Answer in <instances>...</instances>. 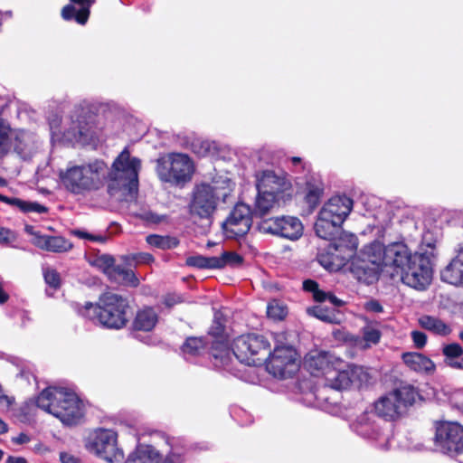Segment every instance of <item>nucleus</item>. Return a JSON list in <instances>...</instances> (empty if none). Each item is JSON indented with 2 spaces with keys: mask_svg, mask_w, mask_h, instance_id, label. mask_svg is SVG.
Masks as SVG:
<instances>
[{
  "mask_svg": "<svg viewBox=\"0 0 463 463\" xmlns=\"http://www.w3.org/2000/svg\"><path fill=\"white\" fill-rule=\"evenodd\" d=\"M210 146H211V144L209 142H203L202 143V147L204 149V152L202 153L203 156L209 151Z\"/></svg>",
  "mask_w": 463,
  "mask_h": 463,
  "instance_id": "nucleus-62",
  "label": "nucleus"
},
{
  "mask_svg": "<svg viewBox=\"0 0 463 463\" xmlns=\"http://www.w3.org/2000/svg\"><path fill=\"white\" fill-rule=\"evenodd\" d=\"M333 251H336V248L330 245L326 250L317 254L319 264L331 272L338 270L343 264V260H340Z\"/></svg>",
  "mask_w": 463,
  "mask_h": 463,
  "instance_id": "nucleus-35",
  "label": "nucleus"
},
{
  "mask_svg": "<svg viewBox=\"0 0 463 463\" xmlns=\"http://www.w3.org/2000/svg\"><path fill=\"white\" fill-rule=\"evenodd\" d=\"M61 119L55 118L50 121V129L52 141H60L64 139L67 142H80L81 138L89 136V128L86 125H83V121L77 119V122H72V126L68 128L65 132L61 133L60 127Z\"/></svg>",
  "mask_w": 463,
  "mask_h": 463,
  "instance_id": "nucleus-22",
  "label": "nucleus"
},
{
  "mask_svg": "<svg viewBox=\"0 0 463 463\" xmlns=\"http://www.w3.org/2000/svg\"><path fill=\"white\" fill-rule=\"evenodd\" d=\"M223 330H224V326L220 321L217 315H215L213 324L209 330V335L212 337H213V340H212V343H211L210 350H212V347L216 341H222L223 343H226V341L223 339V337L222 335ZM209 356H210V359L212 360L211 351H209Z\"/></svg>",
  "mask_w": 463,
  "mask_h": 463,
  "instance_id": "nucleus-46",
  "label": "nucleus"
},
{
  "mask_svg": "<svg viewBox=\"0 0 463 463\" xmlns=\"http://www.w3.org/2000/svg\"><path fill=\"white\" fill-rule=\"evenodd\" d=\"M125 463H158V451L149 445H138Z\"/></svg>",
  "mask_w": 463,
  "mask_h": 463,
  "instance_id": "nucleus-28",
  "label": "nucleus"
},
{
  "mask_svg": "<svg viewBox=\"0 0 463 463\" xmlns=\"http://www.w3.org/2000/svg\"><path fill=\"white\" fill-rule=\"evenodd\" d=\"M36 404L68 426L80 423L84 415L82 402L74 392L64 387L44 389L37 397Z\"/></svg>",
  "mask_w": 463,
  "mask_h": 463,
  "instance_id": "nucleus-3",
  "label": "nucleus"
},
{
  "mask_svg": "<svg viewBox=\"0 0 463 463\" xmlns=\"http://www.w3.org/2000/svg\"><path fill=\"white\" fill-rule=\"evenodd\" d=\"M24 232L33 238L31 242L37 248L54 253H64L71 250L73 244L62 236L43 234L32 225H25Z\"/></svg>",
  "mask_w": 463,
  "mask_h": 463,
  "instance_id": "nucleus-18",
  "label": "nucleus"
},
{
  "mask_svg": "<svg viewBox=\"0 0 463 463\" xmlns=\"http://www.w3.org/2000/svg\"><path fill=\"white\" fill-rule=\"evenodd\" d=\"M185 264L198 269H216V267L220 266V261L215 257L194 255L188 257Z\"/></svg>",
  "mask_w": 463,
  "mask_h": 463,
  "instance_id": "nucleus-39",
  "label": "nucleus"
},
{
  "mask_svg": "<svg viewBox=\"0 0 463 463\" xmlns=\"http://www.w3.org/2000/svg\"><path fill=\"white\" fill-rule=\"evenodd\" d=\"M440 278L446 283L463 287V244L459 246L457 256L441 271Z\"/></svg>",
  "mask_w": 463,
  "mask_h": 463,
  "instance_id": "nucleus-23",
  "label": "nucleus"
},
{
  "mask_svg": "<svg viewBox=\"0 0 463 463\" xmlns=\"http://www.w3.org/2000/svg\"><path fill=\"white\" fill-rule=\"evenodd\" d=\"M14 443L25 444L30 441V438L25 433H20L17 437L12 439Z\"/></svg>",
  "mask_w": 463,
  "mask_h": 463,
  "instance_id": "nucleus-58",
  "label": "nucleus"
},
{
  "mask_svg": "<svg viewBox=\"0 0 463 463\" xmlns=\"http://www.w3.org/2000/svg\"><path fill=\"white\" fill-rule=\"evenodd\" d=\"M0 202L5 203L9 205L17 207L23 213H43L47 212V208L38 203L27 202L19 198H11L0 194Z\"/></svg>",
  "mask_w": 463,
  "mask_h": 463,
  "instance_id": "nucleus-34",
  "label": "nucleus"
},
{
  "mask_svg": "<svg viewBox=\"0 0 463 463\" xmlns=\"http://www.w3.org/2000/svg\"><path fill=\"white\" fill-rule=\"evenodd\" d=\"M184 450L180 449H173L165 459L158 454V463H184Z\"/></svg>",
  "mask_w": 463,
  "mask_h": 463,
  "instance_id": "nucleus-49",
  "label": "nucleus"
},
{
  "mask_svg": "<svg viewBox=\"0 0 463 463\" xmlns=\"http://www.w3.org/2000/svg\"><path fill=\"white\" fill-rule=\"evenodd\" d=\"M324 295L325 296H321L322 299H318L317 302L328 301L329 303H331L335 307H341L344 304V302L341 299H339L338 298H336L335 295H333L330 292H325L324 291Z\"/></svg>",
  "mask_w": 463,
  "mask_h": 463,
  "instance_id": "nucleus-54",
  "label": "nucleus"
},
{
  "mask_svg": "<svg viewBox=\"0 0 463 463\" xmlns=\"http://www.w3.org/2000/svg\"><path fill=\"white\" fill-rule=\"evenodd\" d=\"M269 343L265 336L246 334L236 337L232 349L227 343L216 341L211 350L212 363L217 369L233 373V362L238 360L249 365H259L267 361Z\"/></svg>",
  "mask_w": 463,
  "mask_h": 463,
  "instance_id": "nucleus-1",
  "label": "nucleus"
},
{
  "mask_svg": "<svg viewBox=\"0 0 463 463\" xmlns=\"http://www.w3.org/2000/svg\"><path fill=\"white\" fill-rule=\"evenodd\" d=\"M6 463H27L26 459L22 457L9 456L6 459Z\"/></svg>",
  "mask_w": 463,
  "mask_h": 463,
  "instance_id": "nucleus-59",
  "label": "nucleus"
},
{
  "mask_svg": "<svg viewBox=\"0 0 463 463\" xmlns=\"http://www.w3.org/2000/svg\"><path fill=\"white\" fill-rule=\"evenodd\" d=\"M220 261V266L216 269H222L226 266L232 268L239 267L242 263V258L233 251H223L221 256H214Z\"/></svg>",
  "mask_w": 463,
  "mask_h": 463,
  "instance_id": "nucleus-42",
  "label": "nucleus"
},
{
  "mask_svg": "<svg viewBox=\"0 0 463 463\" xmlns=\"http://www.w3.org/2000/svg\"><path fill=\"white\" fill-rule=\"evenodd\" d=\"M60 458L62 463H80L77 458L68 453H61Z\"/></svg>",
  "mask_w": 463,
  "mask_h": 463,
  "instance_id": "nucleus-57",
  "label": "nucleus"
},
{
  "mask_svg": "<svg viewBox=\"0 0 463 463\" xmlns=\"http://www.w3.org/2000/svg\"><path fill=\"white\" fill-rule=\"evenodd\" d=\"M403 284L418 289H425L431 282L430 260L425 253L414 252L411 262L398 275Z\"/></svg>",
  "mask_w": 463,
  "mask_h": 463,
  "instance_id": "nucleus-14",
  "label": "nucleus"
},
{
  "mask_svg": "<svg viewBox=\"0 0 463 463\" xmlns=\"http://www.w3.org/2000/svg\"><path fill=\"white\" fill-rule=\"evenodd\" d=\"M12 130L10 124L0 118V159L5 157L12 148Z\"/></svg>",
  "mask_w": 463,
  "mask_h": 463,
  "instance_id": "nucleus-37",
  "label": "nucleus"
},
{
  "mask_svg": "<svg viewBox=\"0 0 463 463\" xmlns=\"http://www.w3.org/2000/svg\"><path fill=\"white\" fill-rule=\"evenodd\" d=\"M350 242L352 243L353 248L356 247V238L354 236H353V235L350 236Z\"/></svg>",
  "mask_w": 463,
  "mask_h": 463,
  "instance_id": "nucleus-63",
  "label": "nucleus"
},
{
  "mask_svg": "<svg viewBox=\"0 0 463 463\" xmlns=\"http://www.w3.org/2000/svg\"><path fill=\"white\" fill-rule=\"evenodd\" d=\"M308 312L317 318L330 324H336L339 322L334 311L323 308L321 307H315L311 309H308Z\"/></svg>",
  "mask_w": 463,
  "mask_h": 463,
  "instance_id": "nucleus-45",
  "label": "nucleus"
},
{
  "mask_svg": "<svg viewBox=\"0 0 463 463\" xmlns=\"http://www.w3.org/2000/svg\"><path fill=\"white\" fill-rule=\"evenodd\" d=\"M71 234H72L80 239L87 240V241H93V242L103 243L107 240L106 236L99 235V234H98V235L92 234L86 231L79 230V229L71 230Z\"/></svg>",
  "mask_w": 463,
  "mask_h": 463,
  "instance_id": "nucleus-48",
  "label": "nucleus"
},
{
  "mask_svg": "<svg viewBox=\"0 0 463 463\" xmlns=\"http://www.w3.org/2000/svg\"><path fill=\"white\" fill-rule=\"evenodd\" d=\"M71 3L76 4L80 6V10H76V8L72 5H65L61 10V16L64 20L70 21L75 19V21L80 24H85L90 16V9L91 5L95 3V0H70Z\"/></svg>",
  "mask_w": 463,
  "mask_h": 463,
  "instance_id": "nucleus-25",
  "label": "nucleus"
},
{
  "mask_svg": "<svg viewBox=\"0 0 463 463\" xmlns=\"http://www.w3.org/2000/svg\"><path fill=\"white\" fill-rule=\"evenodd\" d=\"M255 178L259 193L274 194L284 199L289 195L291 182L285 174L267 169L257 172Z\"/></svg>",
  "mask_w": 463,
  "mask_h": 463,
  "instance_id": "nucleus-16",
  "label": "nucleus"
},
{
  "mask_svg": "<svg viewBox=\"0 0 463 463\" xmlns=\"http://www.w3.org/2000/svg\"><path fill=\"white\" fill-rule=\"evenodd\" d=\"M226 195L214 185L205 183L197 184L192 194L189 212L192 216L209 220L216 211L220 198Z\"/></svg>",
  "mask_w": 463,
  "mask_h": 463,
  "instance_id": "nucleus-10",
  "label": "nucleus"
},
{
  "mask_svg": "<svg viewBox=\"0 0 463 463\" xmlns=\"http://www.w3.org/2000/svg\"><path fill=\"white\" fill-rule=\"evenodd\" d=\"M8 428L5 421L0 419V434H4L7 431Z\"/></svg>",
  "mask_w": 463,
  "mask_h": 463,
  "instance_id": "nucleus-61",
  "label": "nucleus"
},
{
  "mask_svg": "<svg viewBox=\"0 0 463 463\" xmlns=\"http://www.w3.org/2000/svg\"><path fill=\"white\" fill-rule=\"evenodd\" d=\"M43 275L45 283L48 285L49 288L46 289V293L48 296L52 297L61 284V276L59 272L51 267H43Z\"/></svg>",
  "mask_w": 463,
  "mask_h": 463,
  "instance_id": "nucleus-38",
  "label": "nucleus"
},
{
  "mask_svg": "<svg viewBox=\"0 0 463 463\" xmlns=\"http://www.w3.org/2000/svg\"><path fill=\"white\" fill-rule=\"evenodd\" d=\"M363 339L365 342V346L369 347L372 345L379 343L381 338V331L377 323H367L362 329Z\"/></svg>",
  "mask_w": 463,
  "mask_h": 463,
  "instance_id": "nucleus-41",
  "label": "nucleus"
},
{
  "mask_svg": "<svg viewBox=\"0 0 463 463\" xmlns=\"http://www.w3.org/2000/svg\"><path fill=\"white\" fill-rule=\"evenodd\" d=\"M34 142V137L32 133L22 129L12 130V146H14V151L24 159L32 156Z\"/></svg>",
  "mask_w": 463,
  "mask_h": 463,
  "instance_id": "nucleus-24",
  "label": "nucleus"
},
{
  "mask_svg": "<svg viewBox=\"0 0 463 463\" xmlns=\"http://www.w3.org/2000/svg\"><path fill=\"white\" fill-rule=\"evenodd\" d=\"M252 214L249 205L237 203L224 222L223 229L234 236H242L250 229Z\"/></svg>",
  "mask_w": 463,
  "mask_h": 463,
  "instance_id": "nucleus-19",
  "label": "nucleus"
},
{
  "mask_svg": "<svg viewBox=\"0 0 463 463\" xmlns=\"http://www.w3.org/2000/svg\"><path fill=\"white\" fill-rule=\"evenodd\" d=\"M8 294L4 290L2 286L0 285V304H4L8 300Z\"/></svg>",
  "mask_w": 463,
  "mask_h": 463,
  "instance_id": "nucleus-60",
  "label": "nucleus"
},
{
  "mask_svg": "<svg viewBox=\"0 0 463 463\" xmlns=\"http://www.w3.org/2000/svg\"><path fill=\"white\" fill-rule=\"evenodd\" d=\"M342 364H338L335 368L329 370L325 378V386L315 394L317 400L329 402L328 397L324 393L327 388L341 391L350 387L363 388L370 382V374L362 366L348 365L346 369L341 368Z\"/></svg>",
  "mask_w": 463,
  "mask_h": 463,
  "instance_id": "nucleus-7",
  "label": "nucleus"
},
{
  "mask_svg": "<svg viewBox=\"0 0 463 463\" xmlns=\"http://www.w3.org/2000/svg\"><path fill=\"white\" fill-rule=\"evenodd\" d=\"M435 449L449 457L463 453V426L458 422L443 421L436 426Z\"/></svg>",
  "mask_w": 463,
  "mask_h": 463,
  "instance_id": "nucleus-11",
  "label": "nucleus"
},
{
  "mask_svg": "<svg viewBox=\"0 0 463 463\" xmlns=\"http://www.w3.org/2000/svg\"><path fill=\"white\" fill-rule=\"evenodd\" d=\"M194 165L190 156L184 153H167L156 160V172L164 183L180 185L192 179Z\"/></svg>",
  "mask_w": 463,
  "mask_h": 463,
  "instance_id": "nucleus-6",
  "label": "nucleus"
},
{
  "mask_svg": "<svg viewBox=\"0 0 463 463\" xmlns=\"http://www.w3.org/2000/svg\"><path fill=\"white\" fill-rule=\"evenodd\" d=\"M307 190L306 201L310 207L314 208L318 203L323 194L322 184L320 183L312 184L311 182H307Z\"/></svg>",
  "mask_w": 463,
  "mask_h": 463,
  "instance_id": "nucleus-43",
  "label": "nucleus"
},
{
  "mask_svg": "<svg viewBox=\"0 0 463 463\" xmlns=\"http://www.w3.org/2000/svg\"><path fill=\"white\" fill-rule=\"evenodd\" d=\"M350 429L356 435L382 449H388L392 439L391 425L379 419L373 411H364L351 423Z\"/></svg>",
  "mask_w": 463,
  "mask_h": 463,
  "instance_id": "nucleus-8",
  "label": "nucleus"
},
{
  "mask_svg": "<svg viewBox=\"0 0 463 463\" xmlns=\"http://www.w3.org/2000/svg\"><path fill=\"white\" fill-rule=\"evenodd\" d=\"M107 165L101 160H95L81 165H71L60 172V180L65 189L74 194L99 189L103 185Z\"/></svg>",
  "mask_w": 463,
  "mask_h": 463,
  "instance_id": "nucleus-5",
  "label": "nucleus"
},
{
  "mask_svg": "<svg viewBox=\"0 0 463 463\" xmlns=\"http://www.w3.org/2000/svg\"><path fill=\"white\" fill-rule=\"evenodd\" d=\"M281 200H284V198L258 192L253 213L255 215L263 216L269 213Z\"/></svg>",
  "mask_w": 463,
  "mask_h": 463,
  "instance_id": "nucleus-32",
  "label": "nucleus"
},
{
  "mask_svg": "<svg viewBox=\"0 0 463 463\" xmlns=\"http://www.w3.org/2000/svg\"><path fill=\"white\" fill-rule=\"evenodd\" d=\"M340 227V224L318 213L317 219L315 222V232L319 238L327 241L332 240Z\"/></svg>",
  "mask_w": 463,
  "mask_h": 463,
  "instance_id": "nucleus-29",
  "label": "nucleus"
},
{
  "mask_svg": "<svg viewBox=\"0 0 463 463\" xmlns=\"http://www.w3.org/2000/svg\"><path fill=\"white\" fill-rule=\"evenodd\" d=\"M109 278L118 283L131 287H137L139 284V279L135 272L131 269L120 265L112 269Z\"/></svg>",
  "mask_w": 463,
  "mask_h": 463,
  "instance_id": "nucleus-33",
  "label": "nucleus"
},
{
  "mask_svg": "<svg viewBox=\"0 0 463 463\" xmlns=\"http://www.w3.org/2000/svg\"><path fill=\"white\" fill-rule=\"evenodd\" d=\"M411 336L413 342V345L416 348L421 349L426 345L427 343V335L425 333L418 330H413L411 333Z\"/></svg>",
  "mask_w": 463,
  "mask_h": 463,
  "instance_id": "nucleus-52",
  "label": "nucleus"
},
{
  "mask_svg": "<svg viewBox=\"0 0 463 463\" xmlns=\"http://www.w3.org/2000/svg\"><path fill=\"white\" fill-rule=\"evenodd\" d=\"M418 323L420 327L431 332L434 335H448L451 332L450 327L441 319L436 317L428 315L421 316L419 317Z\"/></svg>",
  "mask_w": 463,
  "mask_h": 463,
  "instance_id": "nucleus-31",
  "label": "nucleus"
},
{
  "mask_svg": "<svg viewBox=\"0 0 463 463\" xmlns=\"http://www.w3.org/2000/svg\"><path fill=\"white\" fill-rule=\"evenodd\" d=\"M291 161H292V163L294 165H297V164H299L301 162V158L300 157H292Z\"/></svg>",
  "mask_w": 463,
  "mask_h": 463,
  "instance_id": "nucleus-64",
  "label": "nucleus"
},
{
  "mask_svg": "<svg viewBox=\"0 0 463 463\" xmlns=\"http://www.w3.org/2000/svg\"><path fill=\"white\" fill-rule=\"evenodd\" d=\"M342 361L329 352L326 351H311L304 360L305 368L315 376L328 374L329 370L335 368Z\"/></svg>",
  "mask_w": 463,
  "mask_h": 463,
  "instance_id": "nucleus-20",
  "label": "nucleus"
},
{
  "mask_svg": "<svg viewBox=\"0 0 463 463\" xmlns=\"http://www.w3.org/2000/svg\"><path fill=\"white\" fill-rule=\"evenodd\" d=\"M452 402L458 410L463 411V390L458 391L453 394Z\"/></svg>",
  "mask_w": 463,
  "mask_h": 463,
  "instance_id": "nucleus-56",
  "label": "nucleus"
},
{
  "mask_svg": "<svg viewBox=\"0 0 463 463\" xmlns=\"http://www.w3.org/2000/svg\"><path fill=\"white\" fill-rule=\"evenodd\" d=\"M265 363L268 372L279 379L291 377L299 367L297 352L288 345H277Z\"/></svg>",
  "mask_w": 463,
  "mask_h": 463,
  "instance_id": "nucleus-12",
  "label": "nucleus"
},
{
  "mask_svg": "<svg viewBox=\"0 0 463 463\" xmlns=\"http://www.w3.org/2000/svg\"><path fill=\"white\" fill-rule=\"evenodd\" d=\"M146 242L154 247L162 250L174 249L179 244V241L172 236H161L157 234L148 235Z\"/></svg>",
  "mask_w": 463,
  "mask_h": 463,
  "instance_id": "nucleus-40",
  "label": "nucleus"
},
{
  "mask_svg": "<svg viewBox=\"0 0 463 463\" xmlns=\"http://www.w3.org/2000/svg\"><path fill=\"white\" fill-rule=\"evenodd\" d=\"M445 364L457 370H463V348L459 344L452 343L443 346Z\"/></svg>",
  "mask_w": 463,
  "mask_h": 463,
  "instance_id": "nucleus-30",
  "label": "nucleus"
},
{
  "mask_svg": "<svg viewBox=\"0 0 463 463\" xmlns=\"http://www.w3.org/2000/svg\"><path fill=\"white\" fill-rule=\"evenodd\" d=\"M117 433L109 429H97L90 433L86 441L87 449L109 463L123 458V451L117 447Z\"/></svg>",
  "mask_w": 463,
  "mask_h": 463,
  "instance_id": "nucleus-13",
  "label": "nucleus"
},
{
  "mask_svg": "<svg viewBox=\"0 0 463 463\" xmlns=\"http://www.w3.org/2000/svg\"><path fill=\"white\" fill-rule=\"evenodd\" d=\"M418 397L419 392L412 385H401L374 402V413L385 420H394L408 406L412 405Z\"/></svg>",
  "mask_w": 463,
  "mask_h": 463,
  "instance_id": "nucleus-9",
  "label": "nucleus"
},
{
  "mask_svg": "<svg viewBox=\"0 0 463 463\" xmlns=\"http://www.w3.org/2000/svg\"><path fill=\"white\" fill-rule=\"evenodd\" d=\"M139 158L132 156L125 148L114 160L108 172V193L117 201L135 202L138 192Z\"/></svg>",
  "mask_w": 463,
  "mask_h": 463,
  "instance_id": "nucleus-2",
  "label": "nucleus"
},
{
  "mask_svg": "<svg viewBox=\"0 0 463 463\" xmlns=\"http://www.w3.org/2000/svg\"><path fill=\"white\" fill-rule=\"evenodd\" d=\"M402 361L411 369L417 373H430L435 371L434 363L422 354L411 352L402 354Z\"/></svg>",
  "mask_w": 463,
  "mask_h": 463,
  "instance_id": "nucleus-26",
  "label": "nucleus"
},
{
  "mask_svg": "<svg viewBox=\"0 0 463 463\" xmlns=\"http://www.w3.org/2000/svg\"><path fill=\"white\" fill-rule=\"evenodd\" d=\"M372 248L379 252H383V264L392 268L397 275L401 273L414 257V252L402 241L392 242L383 248L380 243H375Z\"/></svg>",
  "mask_w": 463,
  "mask_h": 463,
  "instance_id": "nucleus-17",
  "label": "nucleus"
},
{
  "mask_svg": "<svg viewBox=\"0 0 463 463\" xmlns=\"http://www.w3.org/2000/svg\"><path fill=\"white\" fill-rule=\"evenodd\" d=\"M353 208V201L345 195L331 197L321 208L319 213L336 223L342 225Z\"/></svg>",
  "mask_w": 463,
  "mask_h": 463,
  "instance_id": "nucleus-21",
  "label": "nucleus"
},
{
  "mask_svg": "<svg viewBox=\"0 0 463 463\" xmlns=\"http://www.w3.org/2000/svg\"><path fill=\"white\" fill-rule=\"evenodd\" d=\"M364 307L367 311L373 313H381L383 311V307L377 300L366 302Z\"/></svg>",
  "mask_w": 463,
  "mask_h": 463,
  "instance_id": "nucleus-55",
  "label": "nucleus"
},
{
  "mask_svg": "<svg viewBox=\"0 0 463 463\" xmlns=\"http://www.w3.org/2000/svg\"><path fill=\"white\" fill-rule=\"evenodd\" d=\"M267 315L272 319L281 320L287 315V308L279 301L272 300L267 306Z\"/></svg>",
  "mask_w": 463,
  "mask_h": 463,
  "instance_id": "nucleus-44",
  "label": "nucleus"
},
{
  "mask_svg": "<svg viewBox=\"0 0 463 463\" xmlns=\"http://www.w3.org/2000/svg\"><path fill=\"white\" fill-rule=\"evenodd\" d=\"M132 260L140 264H150L155 260L154 257L147 252L135 254L132 256Z\"/></svg>",
  "mask_w": 463,
  "mask_h": 463,
  "instance_id": "nucleus-53",
  "label": "nucleus"
},
{
  "mask_svg": "<svg viewBox=\"0 0 463 463\" xmlns=\"http://www.w3.org/2000/svg\"><path fill=\"white\" fill-rule=\"evenodd\" d=\"M259 229L263 233H270L290 241L298 240L303 234V224L294 216L273 217L262 220Z\"/></svg>",
  "mask_w": 463,
  "mask_h": 463,
  "instance_id": "nucleus-15",
  "label": "nucleus"
},
{
  "mask_svg": "<svg viewBox=\"0 0 463 463\" xmlns=\"http://www.w3.org/2000/svg\"><path fill=\"white\" fill-rule=\"evenodd\" d=\"M206 342L203 337H188L182 346L185 359L197 356L204 352Z\"/></svg>",
  "mask_w": 463,
  "mask_h": 463,
  "instance_id": "nucleus-36",
  "label": "nucleus"
},
{
  "mask_svg": "<svg viewBox=\"0 0 463 463\" xmlns=\"http://www.w3.org/2000/svg\"><path fill=\"white\" fill-rule=\"evenodd\" d=\"M303 288L306 291L313 293V298L316 301H318V299H322L321 296H325L324 291L318 288V284L314 280H305L303 282Z\"/></svg>",
  "mask_w": 463,
  "mask_h": 463,
  "instance_id": "nucleus-50",
  "label": "nucleus"
},
{
  "mask_svg": "<svg viewBox=\"0 0 463 463\" xmlns=\"http://www.w3.org/2000/svg\"><path fill=\"white\" fill-rule=\"evenodd\" d=\"M16 234L10 229L0 227V244L9 245L16 241Z\"/></svg>",
  "mask_w": 463,
  "mask_h": 463,
  "instance_id": "nucleus-51",
  "label": "nucleus"
},
{
  "mask_svg": "<svg viewBox=\"0 0 463 463\" xmlns=\"http://www.w3.org/2000/svg\"><path fill=\"white\" fill-rule=\"evenodd\" d=\"M94 266L100 269L103 272L109 275L110 277V273L112 272V269L116 266L114 265V259L107 254H102L100 256H98L93 263Z\"/></svg>",
  "mask_w": 463,
  "mask_h": 463,
  "instance_id": "nucleus-47",
  "label": "nucleus"
},
{
  "mask_svg": "<svg viewBox=\"0 0 463 463\" xmlns=\"http://www.w3.org/2000/svg\"><path fill=\"white\" fill-rule=\"evenodd\" d=\"M128 302L126 298L114 293H105L98 303L85 302L77 307L82 317L99 323L108 328L119 329L128 322L127 311Z\"/></svg>",
  "mask_w": 463,
  "mask_h": 463,
  "instance_id": "nucleus-4",
  "label": "nucleus"
},
{
  "mask_svg": "<svg viewBox=\"0 0 463 463\" xmlns=\"http://www.w3.org/2000/svg\"><path fill=\"white\" fill-rule=\"evenodd\" d=\"M158 321V316L151 307L139 310L133 322V327L138 331H151Z\"/></svg>",
  "mask_w": 463,
  "mask_h": 463,
  "instance_id": "nucleus-27",
  "label": "nucleus"
}]
</instances>
